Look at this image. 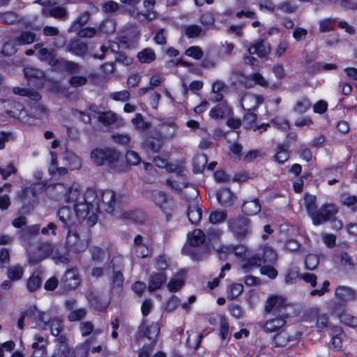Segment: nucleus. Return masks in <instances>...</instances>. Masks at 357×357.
<instances>
[{
  "mask_svg": "<svg viewBox=\"0 0 357 357\" xmlns=\"http://www.w3.org/2000/svg\"><path fill=\"white\" fill-rule=\"evenodd\" d=\"M202 210L201 208L195 205H190L188 210V217L189 221L194 225L198 224L202 219Z\"/></svg>",
  "mask_w": 357,
  "mask_h": 357,
  "instance_id": "obj_39",
  "label": "nucleus"
},
{
  "mask_svg": "<svg viewBox=\"0 0 357 357\" xmlns=\"http://www.w3.org/2000/svg\"><path fill=\"white\" fill-rule=\"evenodd\" d=\"M80 280L77 269L68 270L61 279V283L67 289H75L79 284Z\"/></svg>",
  "mask_w": 357,
  "mask_h": 357,
  "instance_id": "obj_22",
  "label": "nucleus"
},
{
  "mask_svg": "<svg viewBox=\"0 0 357 357\" xmlns=\"http://www.w3.org/2000/svg\"><path fill=\"white\" fill-rule=\"evenodd\" d=\"M247 248L244 245H227L218 250L220 259L226 260L231 255H234L237 258L243 259L246 256Z\"/></svg>",
  "mask_w": 357,
  "mask_h": 357,
  "instance_id": "obj_14",
  "label": "nucleus"
},
{
  "mask_svg": "<svg viewBox=\"0 0 357 357\" xmlns=\"http://www.w3.org/2000/svg\"><path fill=\"white\" fill-rule=\"evenodd\" d=\"M68 50L77 56H82L86 54L88 51V46L82 42L74 41L68 45Z\"/></svg>",
  "mask_w": 357,
  "mask_h": 357,
  "instance_id": "obj_41",
  "label": "nucleus"
},
{
  "mask_svg": "<svg viewBox=\"0 0 357 357\" xmlns=\"http://www.w3.org/2000/svg\"><path fill=\"white\" fill-rule=\"evenodd\" d=\"M90 206L89 216L87 224L89 226L94 225L98 220L97 213L99 208L102 207L108 213L114 211L116 204L122 202L124 198L121 195H116L113 190L88 188L85 197Z\"/></svg>",
  "mask_w": 357,
  "mask_h": 357,
  "instance_id": "obj_1",
  "label": "nucleus"
},
{
  "mask_svg": "<svg viewBox=\"0 0 357 357\" xmlns=\"http://www.w3.org/2000/svg\"><path fill=\"white\" fill-rule=\"evenodd\" d=\"M243 291V286L241 284L234 283L228 287L227 296L229 300H233L241 294Z\"/></svg>",
  "mask_w": 357,
  "mask_h": 357,
  "instance_id": "obj_51",
  "label": "nucleus"
},
{
  "mask_svg": "<svg viewBox=\"0 0 357 357\" xmlns=\"http://www.w3.org/2000/svg\"><path fill=\"white\" fill-rule=\"evenodd\" d=\"M243 212L248 215H255L260 212L261 206L257 199L246 201L242 206Z\"/></svg>",
  "mask_w": 357,
  "mask_h": 357,
  "instance_id": "obj_34",
  "label": "nucleus"
},
{
  "mask_svg": "<svg viewBox=\"0 0 357 357\" xmlns=\"http://www.w3.org/2000/svg\"><path fill=\"white\" fill-rule=\"evenodd\" d=\"M333 335L330 342V348L335 351L339 350L342 347V340L341 335H342V330L340 327L335 326L331 328Z\"/></svg>",
  "mask_w": 357,
  "mask_h": 357,
  "instance_id": "obj_35",
  "label": "nucleus"
},
{
  "mask_svg": "<svg viewBox=\"0 0 357 357\" xmlns=\"http://www.w3.org/2000/svg\"><path fill=\"white\" fill-rule=\"evenodd\" d=\"M63 188L65 190L62 195V197L66 202L73 204L75 211L76 212L78 218H89L90 206L85 198L86 196V191L84 194H81L80 186L79 184L75 183H73L68 188H66L61 184L56 186V189L58 191Z\"/></svg>",
  "mask_w": 357,
  "mask_h": 357,
  "instance_id": "obj_2",
  "label": "nucleus"
},
{
  "mask_svg": "<svg viewBox=\"0 0 357 357\" xmlns=\"http://www.w3.org/2000/svg\"><path fill=\"white\" fill-rule=\"evenodd\" d=\"M183 31L188 38L198 37L202 33V27L197 24L185 26Z\"/></svg>",
  "mask_w": 357,
  "mask_h": 357,
  "instance_id": "obj_55",
  "label": "nucleus"
},
{
  "mask_svg": "<svg viewBox=\"0 0 357 357\" xmlns=\"http://www.w3.org/2000/svg\"><path fill=\"white\" fill-rule=\"evenodd\" d=\"M166 280L167 275L164 272L153 273L149 279V291H154L160 289Z\"/></svg>",
  "mask_w": 357,
  "mask_h": 357,
  "instance_id": "obj_27",
  "label": "nucleus"
},
{
  "mask_svg": "<svg viewBox=\"0 0 357 357\" xmlns=\"http://www.w3.org/2000/svg\"><path fill=\"white\" fill-rule=\"evenodd\" d=\"M287 305L286 298L281 295H271L266 302L265 310L266 312L282 314V310Z\"/></svg>",
  "mask_w": 357,
  "mask_h": 357,
  "instance_id": "obj_15",
  "label": "nucleus"
},
{
  "mask_svg": "<svg viewBox=\"0 0 357 357\" xmlns=\"http://www.w3.org/2000/svg\"><path fill=\"white\" fill-rule=\"evenodd\" d=\"M276 252L270 246L264 245L261 248L260 252L248 260H243L241 268L248 271L252 266H259L262 263L273 264L277 261Z\"/></svg>",
  "mask_w": 357,
  "mask_h": 357,
  "instance_id": "obj_3",
  "label": "nucleus"
},
{
  "mask_svg": "<svg viewBox=\"0 0 357 357\" xmlns=\"http://www.w3.org/2000/svg\"><path fill=\"white\" fill-rule=\"evenodd\" d=\"M205 239L206 236L203 231L198 229L193 230L188 236V243L183 246L182 253L192 259H201L197 252L198 248L205 242Z\"/></svg>",
  "mask_w": 357,
  "mask_h": 357,
  "instance_id": "obj_5",
  "label": "nucleus"
},
{
  "mask_svg": "<svg viewBox=\"0 0 357 357\" xmlns=\"http://www.w3.org/2000/svg\"><path fill=\"white\" fill-rule=\"evenodd\" d=\"M24 75L29 82L33 79L42 81L43 78V72L40 70L32 67H27L24 68Z\"/></svg>",
  "mask_w": 357,
  "mask_h": 357,
  "instance_id": "obj_44",
  "label": "nucleus"
},
{
  "mask_svg": "<svg viewBox=\"0 0 357 357\" xmlns=\"http://www.w3.org/2000/svg\"><path fill=\"white\" fill-rule=\"evenodd\" d=\"M17 46L15 38L13 40L6 42L1 49V53L5 56H11L17 52Z\"/></svg>",
  "mask_w": 357,
  "mask_h": 357,
  "instance_id": "obj_59",
  "label": "nucleus"
},
{
  "mask_svg": "<svg viewBox=\"0 0 357 357\" xmlns=\"http://www.w3.org/2000/svg\"><path fill=\"white\" fill-rule=\"evenodd\" d=\"M36 2L43 6L42 13L45 16H50L56 19L63 20L68 15V13L65 8L54 6L55 2H53L51 0H38Z\"/></svg>",
  "mask_w": 357,
  "mask_h": 357,
  "instance_id": "obj_11",
  "label": "nucleus"
},
{
  "mask_svg": "<svg viewBox=\"0 0 357 357\" xmlns=\"http://www.w3.org/2000/svg\"><path fill=\"white\" fill-rule=\"evenodd\" d=\"M134 247L135 255L138 257L145 258L149 255L150 250L144 243L143 237L137 235L134 239Z\"/></svg>",
  "mask_w": 357,
  "mask_h": 357,
  "instance_id": "obj_31",
  "label": "nucleus"
},
{
  "mask_svg": "<svg viewBox=\"0 0 357 357\" xmlns=\"http://www.w3.org/2000/svg\"><path fill=\"white\" fill-rule=\"evenodd\" d=\"M52 357H75L64 340H59L56 350Z\"/></svg>",
  "mask_w": 357,
  "mask_h": 357,
  "instance_id": "obj_32",
  "label": "nucleus"
},
{
  "mask_svg": "<svg viewBox=\"0 0 357 357\" xmlns=\"http://www.w3.org/2000/svg\"><path fill=\"white\" fill-rule=\"evenodd\" d=\"M271 50V45L263 40L255 41L248 47V52L250 54H257L261 58L267 56Z\"/></svg>",
  "mask_w": 357,
  "mask_h": 357,
  "instance_id": "obj_20",
  "label": "nucleus"
},
{
  "mask_svg": "<svg viewBox=\"0 0 357 357\" xmlns=\"http://www.w3.org/2000/svg\"><path fill=\"white\" fill-rule=\"evenodd\" d=\"M338 213V208L333 204H326L316 210L310 217L313 225H319L329 221Z\"/></svg>",
  "mask_w": 357,
  "mask_h": 357,
  "instance_id": "obj_10",
  "label": "nucleus"
},
{
  "mask_svg": "<svg viewBox=\"0 0 357 357\" xmlns=\"http://www.w3.org/2000/svg\"><path fill=\"white\" fill-rule=\"evenodd\" d=\"M203 338V335L201 333H197L195 332H192L188 335V337L186 340L187 345L190 347L196 350L199 348L202 340Z\"/></svg>",
  "mask_w": 357,
  "mask_h": 357,
  "instance_id": "obj_49",
  "label": "nucleus"
},
{
  "mask_svg": "<svg viewBox=\"0 0 357 357\" xmlns=\"http://www.w3.org/2000/svg\"><path fill=\"white\" fill-rule=\"evenodd\" d=\"M35 40L36 34L28 31H22L18 36L15 37V43L18 45H29Z\"/></svg>",
  "mask_w": 357,
  "mask_h": 357,
  "instance_id": "obj_40",
  "label": "nucleus"
},
{
  "mask_svg": "<svg viewBox=\"0 0 357 357\" xmlns=\"http://www.w3.org/2000/svg\"><path fill=\"white\" fill-rule=\"evenodd\" d=\"M288 317L289 316L287 313L278 314L265 321L263 325V329L268 333L276 332L285 326L286 320Z\"/></svg>",
  "mask_w": 357,
  "mask_h": 357,
  "instance_id": "obj_17",
  "label": "nucleus"
},
{
  "mask_svg": "<svg viewBox=\"0 0 357 357\" xmlns=\"http://www.w3.org/2000/svg\"><path fill=\"white\" fill-rule=\"evenodd\" d=\"M289 158L288 147L283 145H278L276 149V153L274 159L278 163L283 164Z\"/></svg>",
  "mask_w": 357,
  "mask_h": 357,
  "instance_id": "obj_48",
  "label": "nucleus"
},
{
  "mask_svg": "<svg viewBox=\"0 0 357 357\" xmlns=\"http://www.w3.org/2000/svg\"><path fill=\"white\" fill-rule=\"evenodd\" d=\"M319 31L321 33L328 32L335 27V20L333 18H325L319 21Z\"/></svg>",
  "mask_w": 357,
  "mask_h": 357,
  "instance_id": "obj_56",
  "label": "nucleus"
},
{
  "mask_svg": "<svg viewBox=\"0 0 357 357\" xmlns=\"http://www.w3.org/2000/svg\"><path fill=\"white\" fill-rule=\"evenodd\" d=\"M24 268L20 265L10 267L8 271V277L10 280H20L24 275Z\"/></svg>",
  "mask_w": 357,
  "mask_h": 357,
  "instance_id": "obj_52",
  "label": "nucleus"
},
{
  "mask_svg": "<svg viewBox=\"0 0 357 357\" xmlns=\"http://www.w3.org/2000/svg\"><path fill=\"white\" fill-rule=\"evenodd\" d=\"M310 107V102L307 98H302L296 102L294 106V111L298 114H303Z\"/></svg>",
  "mask_w": 357,
  "mask_h": 357,
  "instance_id": "obj_62",
  "label": "nucleus"
},
{
  "mask_svg": "<svg viewBox=\"0 0 357 357\" xmlns=\"http://www.w3.org/2000/svg\"><path fill=\"white\" fill-rule=\"evenodd\" d=\"M155 126L158 137L161 139H172L178 132V126L173 118H163L158 120Z\"/></svg>",
  "mask_w": 357,
  "mask_h": 357,
  "instance_id": "obj_8",
  "label": "nucleus"
},
{
  "mask_svg": "<svg viewBox=\"0 0 357 357\" xmlns=\"http://www.w3.org/2000/svg\"><path fill=\"white\" fill-rule=\"evenodd\" d=\"M231 112L230 107L225 102H221L211 109L209 115L211 118L218 120L229 115Z\"/></svg>",
  "mask_w": 357,
  "mask_h": 357,
  "instance_id": "obj_28",
  "label": "nucleus"
},
{
  "mask_svg": "<svg viewBox=\"0 0 357 357\" xmlns=\"http://www.w3.org/2000/svg\"><path fill=\"white\" fill-rule=\"evenodd\" d=\"M263 102V98L259 95L246 93L241 99V105L245 111H252Z\"/></svg>",
  "mask_w": 357,
  "mask_h": 357,
  "instance_id": "obj_23",
  "label": "nucleus"
},
{
  "mask_svg": "<svg viewBox=\"0 0 357 357\" xmlns=\"http://www.w3.org/2000/svg\"><path fill=\"white\" fill-rule=\"evenodd\" d=\"M185 54L196 60H199L204 56V52L199 46H191L185 50Z\"/></svg>",
  "mask_w": 357,
  "mask_h": 357,
  "instance_id": "obj_64",
  "label": "nucleus"
},
{
  "mask_svg": "<svg viewBox=\"0 0 357 357\" xmlns=\"http://www.w3.org/2000/svg\"><path fill=\"white\" fill-rule=\"evenodd\" d=\"M152 200L164 211L166 215V220L169 221L172 216V212L174 211L173 202L160 191H154L152 193Z\"/></svg>",
  "mask_w": 357,
  "mask_h": 357,
  "instance_id": "obj_12",
  "label": "nucleus"
},
{
  "mask_svg": "<svg viewBox=\"0 0 357 357\" xmlns=\"http://www.w3.org/2000/svg\"><path fill=\"white\" fill-rule=\"evenodd\" d=\"M199 21L202 24L206 26L208 28H213L215 24V17L213 13L206 12L200 16Z\"/></svg>",
  "mask_w": 357,
  "mask_h": 357,
  "instance_id": "obj_63",
  "label": "nucleus"
},
{
  "mask_svg": "<svg viewBox=\"0 0 357 357\" xmlns=\"http://www.w3.org/2000/svg\"><path fill=\"white\" fill-rule=\"evenodd\" d=\"M17 172V169L13 162L0 167V174L3 179H7L12 174H15Z\"/></svg>",
  "mask_w": 357,
  "mask_h": 357,
  "instance_id": "obj_61",
  "label": "nucleus"
},
{
  "mask_svg": "<svg viewBox=\"0 0 357 357\" xmlns=\"http://www.w3.org/2000/svg\"><path fill=\"white\" fill-rule=\"evenodd\" d=\"M316 202V196L307 193L305 194L304 204L310 217L317 210Z\"/></svg>",
  "mask_w": 357,
  "mask_h": 357,
  "instance_id": "obj_46",
  "label": "nucleus"
},
{
  "mask_svg": "<svg viewBox=\"0 0 357 357\" xmlns=\"http://www.w3.org/2000/svg\"><path fill=\"white\" fill-rule=\"evenodd\" d=\"M137 58L141 63H149L155 59V54L151 48H145L137 54Z\"/></svg>",
  "mask_w": 357,
  "mask_h": 357,
  "instance_id": "obj_45",
  "label": "nucleus"
},
{
  "mask_svg": "<svg viewBox=\"0 0 357 357\" xmlns=\"http://www.w3.org/2000/svg\"><path fill=\"white\" fill-rule=\"evenodd\" d=\"M227 218V214L220 211H212L208 217L209 222L211 224H219L224 222Z\"/></svg>",
  "mask_w": 357,
  "mask_h": 357,
  "instance_id": "obj_60",
  "label": "nucleus"
},
{
  "mask_svg": "<svg viewBox=\"0 0 357 357\" xmlns=\"http://www.w3.org/2000/svg\"><path fill=\"white\" fill-rule=\"evenodd\" d=\"M335 298L340 303L353 301L356 297V291L349 287L340 286L335 291Z\"/></svg>",
  "mask_w": 357,
  "mask_h": 357,
  "instance_id": "obj_24",
  "label": "nucleus"
},
{
  "mask_svg": "<svg viewBox=\"0 0 357 357\" xmlns=\"http://www.w3.org/2000/svg\"><path fill=\"white\" fill-rule=\"evenodd\" d=\"M57 215L59 220L66 227L75 225L77 220L79 221L83 220L78 218L75 210L73 211L68 206H63L58 211Z\"/></svg>",
  "mask_w": 357,
  "mask_h": 357,
  "instance_id": "obj_18",
  "label": "nucleus"
},
{
  "mask_svg": "<svg viewBox=\"0 0 357 357\" xmlns=\"http://www.w3.org/2000/svg\"><path fill=\"white\" fill-rule=\"evenodd\" d=\"M331 312L333 314L336 315L342 323L351 327L357 326V318L344 312L341 305H337Z\"/></svg>",
  "mask_w": 357,
  "mask_h": 357,
  "instance_id": "obj_25",
  "label": "nucleus"
},
{
  "mask_svg": "<svg viewBox=\"0 0 357 357\" xmlns=\"http://www.w3.org/2000/svg\"><path fill=\"white\" fill-rule=\"evenodd\" d=\"M134 127L140 131H145L150 127V123L144 120L142 115L139 113L135 114V116L131 120Z\"/></svg>",
  "mask_w": 357,
  "mask_h": 357,
  "instance_id": "obj_47",
  "label": "nucleus"
},
{
  "mask_svg": "<svg viewBox=\"0 0 357 357\" xmlns=\"http://www.w3.org/2000/svg\"><path fill=\"white\" fill-rule=\"evenodd\" d=\"M119 158V153L112 149L97 148L92 150L91 153V159L97 166L103 165L105 162H108L112 166L118 161Z\"/></svg>",
  "mask_w": 357,
  "mask_h": 357,
  "instance_id": "obj_6",
  "label": "nucleus"
},
{
  "mask_svg": "<svg viewBox=\"0 0 357 357\" xmlns=\"http://www.w3.org/2000/svg\"><path fill=\"white\" fill-rule=\"evenodd\" d=\"M10 106L11 109L6 111L8 115L19 119L24 123H29V116L27 115L24 106L21 103L11 102Z\"/></svg>",
  "mask_w": 357,
  "mask_h": 357,
  "instance_id": "obj_21",
  "label": "nucleus"
},
{
  "mask_svg": "<svg viewBox=\"0 0 357 357\" xmlns=\"http://www.w3.org/2000/svg\"><path fill=\"white\" fill-rule=\"evenodd\" d=\"M98 120L107 126L118 127L122 123L117 115L111 111L101 112L98 116Z\"/></svg>",
  "mask_w": 357,
  "mask_h": 357,
  "instance_id": "obj_26",
  "label": "nucleus"
},
{
  "mask_svg": "<svg viewBox=\"0 0 357 357\" xmlns=\"http://www.w3.org/2000/svg\"><path fill=\"white\" fill-rule=\"evenodd\" d=\"M302 275L299 273V268L296 266L291 267L288 269L284 281L287 284H291L294 283L298 278H301Z\"/></svg>",
  "mask_w": 357,
  "mask_h": 357,
  "instance_id": "obj_50",
  "label": "nucleus"
},
{
  "mask_svg": "<svg viewBox=\"0 0 357 357\" xmlns=\"http://www.w3.org/2000/svg\"><path fill=\"white\" fill-rule=\"evenodd\" d=\"M34 310H38V308L36 306H31L29 307L25 312H22L20 317L19 318L17 321V327L22 330L24 329V322L25 319H26L28 321H29L32 324H34L33 326V328H37V322L38 320V317H36L33 315Z\"/></svg>",
  "mask_w": 357,
  "mask_h": 357,
  "instance_id": "obj_29",
  "label": "nucleus"
},
{
  "mask_svg": "<svg viewBox=\"0 0 357 357\" xmlns=\"http://www.w3.org/2000/svg\"><path fill=\"white\" fill-rule=\"evenodd\" d=\"M155 0H144V6L147 8V12L141 13L135 10V9L129 11L130 15L139 22H149L156 17V13L152 9L155 6Z\"/></svg>",
  "mask_w": 357,
  "mask_h": 357,
  "instance_id": "obj_16",
  "label": "nucleus"
},
{
  "mask_svg": "<svg viewBox=\"0 0 357 357\" xmlns=\"http://www.w3.org/2000/svg\"><path fill=\"white\" fill-rule=\"evenodd\" d=\"M160 326L157 322L147 323L146 320H143L139 327L137 337L139 339L142 337H146L150 341L155 342L159 333Z\"/></svg>",
  "mask_w": 357,
  "mask_h": 357,
  "instance_id": "obj_13",
  "label": "nucleus"
},
{
  "mask_svg": "<svg viewBox=\"0 0 357 357\" xmlns=\"http://www.w3.org/2000/svg\"><path fill=\"white\" fill-rule=\"evenodd\" d=\"M116 30V23L112 20L103 21L99 26V33L105 34H111Z\"/></svg>",
  "mask_w": 357,
  "mask_h": 357,
  "instance_id": "obj_54",
  "label": "nucleus"
},
{
  "mask_svg": "<svg viewBox=\"0 0 357 357\" xmlns=\"http://www.w3.org/2000/svg\"><path fill=\"white\" fill-rule=\"evenodd\" d=\"M144 146L153 153H158L162 146V143L159 137L158 139H147L144 142Z\"/></svg>",
  "mask_w": 357,
  "mask_h": 357,
  "instance_id": "obj_53",
  "label": "nucleus"
},
{
  "mask_svg": "<svg viewBox=\"0 0 357 357\" xmlns=\"http://www.w3.org/2000/svg\"><path fill=\"white\" fill-rule=\"evenodd\" d=\"M185 279V273L180 271L170 280L167 287L170 291H178L183 284Z\"/></svg>",
  "mask_w": 357,
  "mask_h": 357,
  "instance_id": "obj_38",
  "label": "nucleus"
},
{
  "mask_svg": "<svg viewBox=\"0 0 357 357\" xmlns=\"http://www.w3.org/2000/svg\"><path fill=\"white\" fill-rule=\"evenodd\" d=\"M42 280L38 274L34 273L28 280L26 287L29 291H36L41 285Z\"/></svg>",
  "mask_w": 357,
  "mask_h": 357,
  "instance_id": "obj_57",
  "label": "nucleus"
},
{
  "mask_svg": "<svg viewBox=\"0 0 357 357\" xmlns=\"http://www.w3.org/2000/svg\"><path fill=\"white\" fill-rule=\"evenodd\" d=\"M228 228L238 240L245 238L251 231L250 220L243 216H239L229 220Z\"/></svg>",
  "mask_w": 357,
  "mask_h": 357,
  "instance_id": "obj_7",
  "label": "nucleus"
},
{
  "mask_svg": "<svg viewBox=\"0 0 357 357\" xmlns=\"http://www.w3.org/2000/svg\"><path fill=\"white\" fill-rule=\"evenodd\" d=\"M33 310V315L38 317L37 328L43 331L50 330L52 335L58 336L62 330L61 321L57 317H51L48 313L38 310Z\"/></svg>",
  "mask_w": 357,
  "mask_h": 357,
  "instance_id": "obj_4",
  "label": "nucleus"
},
{
  "mask_svg": "<svg viewBox=\"0 0 357 357\" xmlns=\"http://www.w3.org/2000/svg\"><path fill=\"white\" fill-rule=\"evenodd\" d=\"M207 162L208 159L205 154L197 155L192 162L194 171L197 173L202 172L205 169Z\"/></svg>",
  "mask_w": 357,
  "mask_h": 357,
  "instance_id": "obj_43",
  "label": "nucleus"
},
{
  "mask_svg": "<svg viewBox=\"0 0 357 357\" xmlns=\"http://www.w3.org/2000/svg\"><path fill=\"white\" fill-rule=\"evenodd\" d=\"M257 114L252 111H247L244 115L243 123L247 128H251L254 130L263 128V130H266L268 124H261L260 126H255V123L257 121Z\"/></svg>",
  "mask_w": 357,
  "mask_h": 357,
  "instance_id": "obj_36",
  "label": "nucleus"
},
{
  "mask_svg": "<svg viewBox=\"0 0 357 357\" xmlns=\"http://www.w3.org/2000/svg\"><path fill=\"white\" fill-rule=\"evenodd\" d=\"M54 250V246L50 243H43L38 246V250L40 252V255L35 256V252H32V250L29 251V264H36L47 257L52 254Z\"/></svg>",
  "mask_w": 357,
  "mask_h": 357,
  "instance_id": "obj_19",
  "label": "nucleus"
},
{
  "mask_svg": "<svg viewBox=\"0 0 357 357\" xmlns=\"http://www.w3.org/2000/svg\"><path fill=\"white\" fill-rule=\"evenodd\" d=\"M88 247L89 242L86 238H82L76 231H68L65 242V248L68 252L79 253L85 251Z\"/></svg>",
  "mask_w": 357,
  "mask_h": 357,
  "instance_id": "obj_9",
  "label": "nucleus"
},
{
  "mask_svg": "<svg viewBox=\"0 0 357 357\" xmlns=\"http://www.w3.org/2000/svg\"><path fill=\"white\" fill-rule=\"evenodd\" d=\"M339 264L345 268H352L355 266V261L347 252H341L339 255Z\"/></svg>",
  "mask_w": 357,
  "mask_h": 357,
  "instance_id": "obj_58",
  "label": "nucleus"
},
{
  "mask_svg": "<svg viewBox=\"0 0 357 357\" xmlns=\"http://www.w3.org/2000/svg\"><path fill=\"white\" fill-rule=\"evenodd\" d=\"M32 348L34 350L31 357H45L47 340L45 337L35 335Z\"/></svg>",
  "mask_w": 357,
  "mask_h": 357,
  "instance_id": "obj_30",
  "label": "nucleus"
},
{
  "mask_svg": "<svg viewBox=\"0 0 357 357\" xmlns=\"http://www.w3.org/2000/svg\"><path fill=\"white\" fill-rule=\"evenodd\" d=\"M301 337L300 334L295 336L289 335L286 331H282L273 337V343L277 347H284L290 341L298 340Z\"/></svg>",
  "mask_w": 357,
  "mask_h": 357,
  "instance_id": "obj_33",
  "label": "nucleus"
},
{
  "mask_svg": "<svg viewBox=\"0 0 357 357\" xmlns=\"http://www.w3.org/2000/svg\"><path fill=\"white\" fill-rule=\"evenodd\" d=\"M219 203L223 206H229L233 204L235 197L229 189H222L217 194Z\"/></svg>",
  "mask_w": 357,
  "mask_h": 357,
  "instance_id": "obj_37",
  "label": "nucleus"
},
{
  "mask_svg": "<svg viewBox=\"0 0 357 357\" xmlns=\"http://www.w3.org/2000/svg\"><path fill=\"white\" fill-rule=\"evenodd\" d=\"M89 18L90 13L89 12H84L72 23L68 31L70 32H77L89 22Z\"/></svg>",
  "mask_w": 357,
  "mask_h": 357,
  "instance_id": "obj_42",
  "label": "nucleus"
}]
</instances>
